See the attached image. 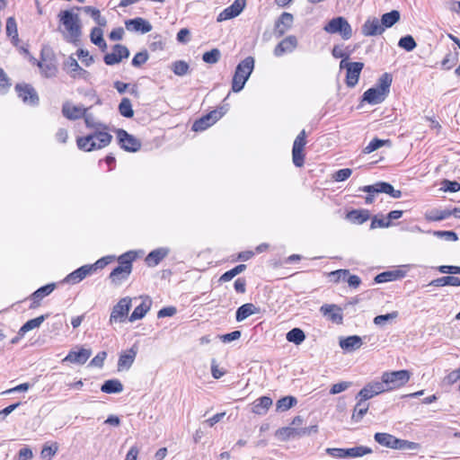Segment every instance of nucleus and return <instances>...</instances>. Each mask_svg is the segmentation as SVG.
<instances>
[{"label": "nucleus", "instance_id": "1", "mask_svg": "<svg viewBox=\"0 0 460 460\" xmlns=\"http://www.w3.org/2000/svg\"><path fill=\"white\" fill-rule=\"evenodd\" d=\"M75 7L61 10L58 15V31L68 43L78 44L83 35V23Z\"/></svg>", "mask_w": 460, "mask_h": 460}, {"label": "nucleus", "instance_id": "2", "mask_svg": "<svg viewBox=\"0 0 460 460\" xmlns=\"http://www.w3.org/2000/svg\"><path fill=\"white\" fill-rule=\"evenodd\" d=\"M111 140L112 136L109 132V128L103 124H97L91 134L76 137V146L84 152H92L108 146Z\"/></svg>", "mask_w": 460, "mask_h": 460}, {"label": "nucleus", "instance_id": "3", "mask_svg": "<svg viewBox=\"0 0 460 460\" xmlns=\"http://www.w3.org/2000/svg\"><path fill=\"white\" fill-rule=\"evenodd\" d=\"M141 252L128 251L117 258L119 265L110 273L109 279L111 283L119 285L128 279L132 271V263L139 256Z\"/></svg>", "mask_w": 460, "mask_h": 460}, {"label": "nucleus", "instance_id": "4", "mask_svg": "<svg viewBox=\"0 0 460 460\" xmlns=\"http://www.w3.org/2000/svg\"><path fill=\"white\" fill-rule=\"evenodd\" d=\"M75 9L77 12L83 11L84 13L89 14L98 24V27H93L91 30L90 40L94 45L104 50L107 48V44L103 39L102 28L107 24L106 18L102 16L101 11L93 6H75Z\"/></svg>", "mask_w": 460, "mask_h": 460}, {"label": "nucleus", "instance_id": "5", "mask_svg": "<svg viewBox=\"0 0 460 460\" xmlns=\"http://www.w3.org/2000/svg\"><path fill=\"white\" fill-rule=\"evenodd\" d=\"M392 84V76L385 73L378 80L376 87L367 90L363 94V100L369 104H378L382 102L389 93Z\"/></svg>", "mask_w": 460, "mask_h": 460}, {"label": "nucleus", "instance_id": "6", "mask_svg": "<svg viewBox=\"0 0 460 460\" xmlns=\"http://www.w3.org/2000/svg\"><path fill=\"white\" fill-rule=\"evenodd\" d=\"M254 68V58L247 57L242 60L236 66L233 79L232 91L240 92L243 87Z\"/></svg>", "mask_w": 460, "mask_h": 460}, {"label": "nucleus", "instance_id": "7", "mask_svg": "<svg viewBox=\"0 0 460 460\" xmlns=\"http://www.w3.org/2000/svg\"><path fill=\"white\" fill-rule=\"evenodd\" d=\"M411 376V373L406 369L387 371L382 374L381 381L385 385V391L389 392L404 386L410 381Z\"/></svg>", "mask_w": 460, "mask_h": 460}, {"label": "nucleus", "instance_id": "8", "mask_svg": "<svg viewBox=\"0 0 460 460\" xmlns=\"http://www.w3.org/2000/svg\"><path fill=\"white\" fill-rule=\"evenodd\" d=\"M323 30L330 34L338 33L345 40H349L353 34L350 24L342 16H338L330 20L324 25Z\"/></svg>", "mask_w": 460, "mask_h": 460}, {"label": "nucleus", "instance_id": "9", "mask_svg": "<svg viewBox=\"0 0 460 460\" xmlns=\"http://www.w3.org/2000/svg\"><path fill=\"white\" fill-rule=\"evenodd\" d=\"M307 134L305 129L301 130L294 140L292 147V161L296 167H302L305 164V147L307 143Z\"/></svg>", "mask_w": 460, "mask_h": 460}, {"label": "nucleus", "instance_id": "10", "mask_svg": "<svg viewBox=\"0 0 460 460\" xmlns=\"http://www.w3.org/2000/svg\"><path fill=\"white\" fill-rule=\"evenodd\" d=\"M116 137L118 140V144L121 149L130 152L136 153L141 149L142 143L135 136L129 134L123 128H119L116 130Z\"/></svg>", "mask_w": 460, "mask_h": 460}, {"label": "nucleus", "instance_id": "11", "mask_svg": "<svg viewBox=\"0 0 460 460\" xmlns=\"http://www.w3.org/2000/svg\"><path fill=\"white\" fill-rule=\"evenodd\" d=\"M131 308V298L126 296L119 300V302L113 306L111 315L110 323H123L128 316L129 310Z\"/></svg>", "mask_w": 460, "mask_h": 460}, {"label": "nucleus", "instance_id": "12", "mask_svg": "<svg viewBox=\"0 0 460 460\" xmlns=\"http://www.w3.org/2000/svg\"><path fill=\"white\" fill-rule=\"evenodd\" d=\"M317 432V425H312L305 428L284 427L277 430V435L282 440H288L295 437H304Z\"/></svg>", "mask_w": 460, "mask_h": 460}, {"label": "nucleus", "instance_id": "13", "mask_svg": "<svg viewBox=\"0 0 460 460\" xmlns=\"http://www.w3.org/2000/svg\"><path fill=\"white\" fill-rule=\"evenodd\" d=\"M225 114V111H223V108H220L219 110H214L208 114L202 116L200 119L194 121L192 124V130L193 131H203L207 129L208 128L214 125L218 119H220L223 115Z\"/></svg>", "mask_w": 460, "mask_h": 460}, {"label": "nucleus", "instance_id": "14", "mask_svg": "<svg viewBox=\"0 0 460 460\" xmlns=\"http://www.w3.org/2000/svg\"><path fill=\"white\" fill-rule=\"evenodd\" d=\"M15 91L22 99V101L28 105H37L39 102V96L35 89L27 84H17Z\"/></svg>", "mask_w": 460, "mask_h": 460}, {"label": "nucleus", "instance_id": "15", "mask_svg": "<svg viewBox=\"0 0 460 460\" xmlns=\"http://www.w3.org/2000/svg\"><path fill=\"white\" fill-rule=\"evenodd\" d=\"M362 190L367 193H386L394 199L402 197V191L400 190H394V187L385 181L376 182L373 185L364 186Z\"/></svg>", "mask_w": 460, "mask_h": 460}, {"label": "nucleus", "instance_id": "16", "mask_svg": "<svg viewBox=\"0 0 460 460\" xmlns=\"http://www.w3.org/2000/svg\"><path fill=\"white\" fill-rule=\"evenodd\" d=\"M129 56L128 49L121 44H116L113 46L111 53H107L104 58V63L108 66H113L119 64L122 59L128 58Z\"/></svg>", "mask_w": 460, "mask_h": 460}, {"label": "nucleus", "instance_id": "17", "mask_svg": "<svg viewBox=\"0 0 460 460\" xmlns=\"http://www.w3.org/2000/svg\"><path fill=\"white\" fill-rule=\"evenodd\" d=\"M363 67L364 64L362 62H349L346 64L345 83L347 86L351 88L358 84Z\"/></svg>", "mask_w": 460, "mask_h": 460}, {"label": "nucleus", "instance_id": "18", "mask_svg": "<svg viewBox=\"0 0 460 460\" xmlns=\"http://www.w3.org/2000/svg\"><path fill=\"white\" fill-rule=\"evenodd\" d=\"M385 385L382 381H373L367 384L358 394V396L361 398V401H367L378 395L382 393L386 392Z\"/></svg>", "mask_w": 460, "mask_h": 460}, {"label": "nucleus", "instance_id": "19", "mask_svg": "<svg viewBox=\"0 0 460 460\" xmlns=\"http://www.w3.org/2000/svg\"><path fill=\"white\" fill-rule=\"evenodd\" d=\"M138 348L133 345L130 349L123 350L119 357L117 367L119 371L128 370L133 365Z\"/></svg>", "mask_w": 460, "mask_h": 460}, {"label": "nucleus", "instance_id": "20", "mask_svg": "<svg viewBox=\"0 0 460 460\" xmlns=\"http://www.w3.org/2000/svg\"><path fill=\"white\" fill-rule=\"evenodd\" d=\"M298 45L297 38L289 35L284 38L275 48L273 53L276 57H282L285 54L293 52Z\"/></svg>", "mask_w": 460, "mask_h": 460}, {"label": "nucleus", "instance_id": "21", "mask_svg": "<svg viewBox=\"0 0 460 460\" xmlns=\"http://www.w3.org/2000/svg\"><path fill=\"white\" fill-rule=\"evenodd\" d=\"M91 349L80 348L78 350H71L63 358V362L84 365L91 357Z\"/></svg>", "mask_w": 460, "mask_h": 460}, {"label": "nucleus", "instance_id": "22", "mask_svg": "<svg viewBox=\"0 0 460 460\" xmlns=\"http://www.w3.org/2000/svg\"><path fill=\"white\" fill-rule=\"evenodd\" d=\"M384 31L381 22L376 17L367 19L361 29L362 34L367 37L380 35Z\"/></svg>", "mask_w": 460, "mask_h": 460}, {"label": "nucleus", "instance_id": "23", "mask_svg": "<svg viewBox=\"0 0 460 460\" xmlns=\"http://www.w3.org/2000/svg\"><path fill=\"white\" fill-rule=\"evenodd\" d=\"M86 109L83 106H76L71 102H65L62 106V114L65 118L75 120L84 117Z\"/></svg>", "mask_w": 460, "mask_h": 460}, {"label": "nucleus", "instance_id": "24", "mask_svg": "<svg viewBox=\"0 0 460 460\" xmlns=\"http://www.w3.org/2000/svg\"><path fill=\"white\" fill-rule=\"evenodd\" d=\"M321 313L333 323H342L343 316L341 307L336 305H323L320 308Z\"/></svg>", "mask_w": 460, "mask_h": 460}, {"label": "nucleus", "instance_id": "25", "mask_svg": "<svg viewBox=\"0 0 460 460\" xmlns=\"http://www.w3.org/2000/svg\"><path fill=\"white\" fill-rule=\"evenodd\" d=\"M293 21L294 17L290 13H281L275 24V34L283 36L292 27Z\"/></svg>", "mask_w": 460, "mask_h": 460}, {"label": "nucleus", "instance_id": "26", "mask_svg": "<svg viewBox=\"0 0 460 460\" xmlns=\"http://www.w3.org/2000/svg\"><path fill=\"white\" fill-rule=\"evenodd\" d=\"M92 274V266L86 264L68 274L65 278V282L75 285L81 282L84 279Z\"/></svg>", "mask_w": 460, "mask_h": 460}, {"label": "nucleus", "instance_id": "27", "mask_svg": "<svg viewBox=\"0 0 460 460\" xmlns=\"http://www.w3.org/2000/svg\"><path fill=\"white\" fill-rule=\"evenodd\" d=\"M245 6V0H235L230 6L226 7L218 16V21L236 17Z\"/></svg>", "mask_w": 460, "mask_h": 460}, {"label": "nucleus", "instance_id": "28", "mask_svg": "<svg viewBox=\"0 0 460 460\" xmlns=\"http://www.w3.org/2000/svg\"><path fill=\"white\" fill-rule=\"evenodd\" d=\"M56 286L55 284H48L46 286H43L40 288H38L36 291H34L31 298L32 300V303L31 305V308H36L40 305V301L47 296H49L52 291L55 289Z\"/></svg>", "mask_w": 460, "mask_h": 460}, {"label": "nucleus", "instance_id": "29", "mask_svg": "<svg viewBox=\"0 0 460 460\" xmlns=\"http://www.w3.org/2000/svg\"><path fill=\"white\" fill-rule=\"evenodd\" d=\"M375 440L381 446L397 449L399 438L394 435L385 432H377L374 436Z\"/></svg>", "mask_w": 460, "mask_h": 460}, {"label": "nucleus", "instance_id": "30", "mask_svg": "<svg viewBox=\"0 0 460 460\" xmlns=\"http://www.w3.org/2000/svg\"><path fill=\"white\" fill-rule=\"evenodd\" d=\"M126 28L129 31L146 33L152 30L151 24L141 17L128 20L125 22Z\"/></svg>", "mask_w": 460, "mask_h": 460}, {"label": "nucleus", "instance_id": "31", "mask_svg": "<svg viewBox=\"0 0 460 460\" xmlns=\"http://www.w3.org/2000/svg\"><path fill=\"white\" fill-rule=\"evenodd\" d=\"M260 312L261 309L252 303H246L238 307L235 313V319L237 322H242L252 314H259Z\"/></svg>", "mask_w": 460, "mask_h": 460}, {"label": "nucleus", "instance_id": "32", "mask_svg": "<svg viewBox=\"0 0 460 460\" xmlns=\"http://www.w3.org/2000/svg\"><path fill=\"white\" fill-rule=\"evenodd\" d=\"M168 254V250L165 248H158L147 254L145 259L146 264L148 267H155L158 265Z\"/></svg>", "mask_w": 460, "mask_h": 460}, {"label": "nucleus", "instance_id": "33", "mask_svg": "<svg viewBox=\"0 0 460 460\" xmlns=\"http://www.w3.org/2000/svg\"><path fill=\"white\" fill-rule=\"evenodd\" d=\"M272 405V399L269 396H261L252 402V412L258 415L265 414Z\"/></svg>", "mask_w": 460, "mask_h": 460}, {"label": "nucleus", "instance_id": "34", "mask_svg": "<svg viewBox=\"0 0 460 460\" xmlns=\"http://www.w3.org/2000/svg\"><path fill=\"white\" fill-rule=\"evenodd\" d=\"M152 302L149 298L144 299L139 305H137L128 317L129 322H135L142 319L150 310Z\"/></svg>", "mask_w": 460, "mask_h": 460}, {"label": "nucleus", "instance_id": "35", "mask_svg": "<svg viewBox=\"0 0 460 460\" xmlns=\"http://www.w3.org/2000/svg\"><path fill=\"white\" fill-rule=\"evenodd\" d=\"M6 35L12 39V41L16 45L19 41V34L17 22L13 16H10L5 22Z\"/></svg>", "mask_w": 460, "mask_h": 460}, {"label": "nucleus", "instance_id": "36", "mask_svg": "<svg viewBox=\"0 0 460 460\" xmlns=\"http://www.w3.org/2000/svg\"><path fill=\"white\" fill-rule=\"evenodd\" d=\"M347 219L356 224H363L369 218V212L365 209H353L347 213Z\"/></svg>", "mask_w": 460, "mask_h": 460}, {"label": "nucleus", "instance_id": "37", "mask_svg": "<svg viewBox=\"0 0 460 460\" xmlns=\"http://www.w3.org/2000/svg\"><path fill=\"white\" fill-rule=\"evenodd\" d=\"M404 277V272L402 270L385 271L376 276L375 281L376 283H384L394 281Z\"/></svg>", "mask_w": 460, "mask_h": 460}, {"label": "nucleus", "instance_id": "38", "mask_svg": "<svg viewBox=\"0 0 460 460\" xmlns=\"http://www.w3.org/2000/svg\"><path fill=\"white\" fill-rule=\"evenodd\" d=\"M123 390V385L118 379H109L103 383L101 391L105 394L120 393Z\"/></svg>", "mask_w": 460, "mask_h": 460}, {"label": "nucleus", "instance_id": "39", "mask_svg": "<svg viewBox=\"0 0 460 460\" xmlns=\"http://www.w3.org/2000/svg\"><path fill=\"white\" fill-rule=\"evenodd\" d=\"M369 408V404L365 402V401H361V398L359 397V400L356 403L351 419L352 420L358 422L363 419V417L366 415Z\"/></svg>", "mask_w": 460, "mask_h": 460}, {"label": "nucleus", "instance_id": "40", "mask_svg": "<svg viewBox=\"0 0 460 460\" xmlns=\"http://www.w3.org/2000/svg\"><path fill=\"white\" fill-rule=\"evenodd\" d=\"M430 285L434 287H445V286H453L459 287L460 286V279L458 277L454 276H445L438 279H436L430 282Z\"/></svg>", "mask_w": 460, "mask_h": 460}, {"label": "nucleus", "instance_id": "41", "mask_svg": "<svg viewBox=\"0 0 460 460\" xmlns=\"http://www.w3.org/2000/svg\"><path fill=\"white\" fill-rule=\"evenodd\" d=\"M451 215L452 213L449 210L433 209L425 214V218L427 221L436 222L444 220L449 217Z\"/></svg>", "mask_w": 460, "mask_h": 460}, {"label": "nucleus", "instance_id": "42", "mask_svg": "<svg viewBox=\"0 0 460 460\" xmlns=\"http://www.w3.org/2000/svg\"><path fill=\"white\" fill-rule=\"evenodd\" d=\"M245 270H246L245 264H239V265L235 266L234 268L231 269L230 270L222 274L218 279V282L219 283L228 282V281L232 280L238 274L243 272Z\"/></svg>", "mask_w": 460, "mask_h": 460}, {"label": "nucleus", "instance_id": "43", "mask_svg": "<svg viewBox=\"0 0 460 460\" xmlns=\"http://www.w3.org/2000/svg\"><path fill=\"white\" fill-rule=\"evenodd\" d=\"M400 20V13L393 10L389 13H384L381 18V23L385 28H390Z\"/></svg>", "mask_w": 460, "mask_h": 460}, {"label": "nucleus", "instance_id": "44", "mask_svg": "<svg viewBox=\"0 0 460 460\" xmlns=\"http://www.w3.org/2000/svg\"><path fill=\"white\" fill-rule=\"evenodd\" d=\"M340 345L343 349L352 350L360 348L362 345V341L358 336H349L346 339L341 341Z\"/></svg>", "mask_w": 460, "mask_h": 460}, {"label": "nucleus", "instance_id": "45", "mask_svg": "<svg viewBox=\"0 0 460 460\" xmlns=\"http://www.w3.org/2000/svg\"><path fill=\"white\" fill-rule=\"evenodd\" d=\"M286 338L288 341L299 345L305 340V334L300 328H293L287 333Z\"/></svg>", "mask_w": 460, "mask_h": 460}, {"label": "nucleus", "instance_id": "46", "mask_svg": "<svg viewBox=\"0 0 460 460\" xmlns=\"http://www.w3.org/2000/svg\"><path fill=\"white\" fill-rule=\"evenodd\" d=\"M296 402L297 400L294 396L288 395L282 397L277 402V411H286L294 407L296 404Z\"/></svg>", "mask_w": 460, "mask_h": 460}, {"label": "nucleus", "instance_id": "47", "mask_svg": "<svg viewBox=\"0 0 460 460\" xmlns=\"http://www.w3.org/2000/svg\"><path fill=\"white\" fill-rule=\"evenodd\" d=\"M58 450V444L57 442H52L50 444L46 443L42 447V449L40 451V456L43 459L50 460L57 454Z\"/></svg>", "mask_w": 460, "mask_h": 460}, {"label": "nucleus", "instance_id": "48", "mask_svg": "<svg viewBox=\"0 0 460 460\" xmlns=\"http://www.w3.org/2000/svg\"><path fill=\"white\" fill-rule=\"evenodd\" d=\"M44 321V317L43 316H39L37 318H34V319H31L29 321H27L19 330V335L20 336H23L26 332H28L29 331H31L35 328H38L41 323Z\"/></svg>", "mask_w": 460, "mask_h": 460}, {"label": "nucleus", "instance_id": "49", "mask_svg": "<svg viewBox=\"0 0 460 460\" xmlns=\"http://www.w3.org/2000/svg\"><path fill=\"white\" fill-rule=\"evenodd\" d=\"M119 112L125 118H132L134 116L132 104L128 98L125 97L121 100L119 104Z\"/></svg>", "mask_w": 460, "mask_h": 460}, {"label": "nucleus", "instance_id": "50", "mask_svg": "<svg viewBox=\"0 0 460 460\" xmlns=\"http://www.w3.org/2000/svg\"><path fill=\"white\" fill-rule=\"evenodd\" d=\"M371 453H372L371 448H369L367 447H363V446L355 447H351V448H346L347 457H351V458L360 457V456H363L365 455H368Z\"/></svg>", "mask_w": 460, "mask_h": 460}, {"label": "nucleus", "instance_id": "51", "mask_svg": "<svg viewBox=\"0 0 460 460\" xmlns=\"http://www.w3.org/2000/svg\"><path fill=\"white\" fill-rule=\"evenodd\" d=\"M388 144H390L389 139L382 140L377 137H375L368 143V145L367 146L364 147L363 153L370 154V153L377 150L378 148H380L385 145H388Z\"/></svg>", "mask_w": 460, "mask_h": 460}, {"label": "nucleus", "instance_id": "52", "mask_svg": "<svg viewBox=\"0 0 460 460\" xmlns=\"http://www.w3.org/2000/svg\"><path fill=\"white\" fill-rule=\"evenodd\" d=\"M38 66L41 71V73L46 77H51L56 75L57 67L52 63L47 62L46 60L40 61Z\"/></svg>", "mask_w": 460, "mask_h": 460}, {"label": "nucleus", "instance_id": "53", "mask_svg": "<svg viewBox=\"0 0 460 460\" xmlns=\"http://www.w3.org/2000/svg\"><path fill=\"white\" fill-rule=\"evenodd\" d=\"M116 261V257L114 255H107L104 256L98 261H96L93 264H89V266H92V271L93 273L95 272L97 270H102L108 264L113 262Z\"/></svg>", "mask_w": 460, "mask_h": 460}, {"label": "nucleus", "instance_id": "54", "mask_svg": "<svg viewBox=\"0 0 460 460\" xmlns=\"http://www.w3.org/2000/svg\"><path fill=\"white\" fill-rule=\"evenodd\" d=\"M12 86V81L4 72V70L0 67V93L5 94L8 93Z\"/></svg>", "mask_w": 460, "mask_h": 460}, {"label": "nucleus", "instance_id": "55", "mask_svg": "<svg viewBox=\"0 0 460 460\" xmlns=\"http://www.w3.org/2000/svg\"><path fill=\"white\" fill-rule=\"evenodd\" d=\"M416 41L411 35H406L400 39L398 46L406 51H411L416 48Z\"/></svg>", "mask_w": 460, "mask_h": 460}, {"label": "nucleus", "instance_id": "56", "mask_svg": "<svg viewBox=\"0 0 460 460\" xmlns=\"http://www.w3.org/2000/svg\"><path fill=\"white\" fill-rule=\"evenodd\" d=\"M172 72L179 76L186 75L189 71V65L183 60L175 61L172 66Z\"/></svg>", "mask_w": 460, "mask_h": 460}, {"label": "nucleus", "instance_id": "57", "mask_svg": "<svg viewBox=\"0 0 460 460\" xmlns=\"http://www.w3.org/2000/svg\"><path fill=\"white\" fill-rule=\"evenodd\" d=\"M220 58V51L217 49H213L203 54L202 59L208 64H216Z\"/></svg>", "mask_w": 460, "mask_h": 460}, {"label": "nucleus", "instance_id": "58", "mask_svg": "<svg viewBox=\"0 0 460 460\" xmlns=\"http://www.w3.org/2000/svg\"><path fill=\"white\" fill-rule=\"evenodd\" d=\"M148 58L149 56L146 50L137 52L132 58V66L139 67L148 60Z\"/></svg>", "mask_w": 460, "mask_h": 460}, {"label": "nucleus", "instance_id": "59", "mask_svg": "<svg viewBox=\"0 0 460 460\" xmlns=\"http://www.w3.org/2000/svg\"><path fill=\"white\" fill-rule=\"evenodd\" d=\"M457 56V53H456L455 55H452L451 53L446 55L443 60L441 61L442 67L446 70L451 69L456 64Z\"/></svg>", "mask_w": 460, "mask_h": 460}, {"label": "nucleus", "instance_id": "60", "mask_svg": "<svg viewBox=\"0 0 460 460\" xmlns=\"http://www.w3.org/2000/svg\"><path fill=\"white\" fill-rule=\"evenodd\" d=\"M420 448L419 443L399 438L397 449L418 450Z\"/></svg>", "mask_w": 460, "mask_h": 460}, {"label": "nucleus", "instance_id": "61", "mask_svg": "<svg viewBox=\"0 0 460 460\" xmlns=\"http://www.w3.org/2000/svg\"><path fill=\"white\" fill-rule=\"evenodd\" d=\"M76 54H77L78 58L81 59L82 63L84 66H89L90 65L93 64V58L89 54L88 50H85V49H79L77 50Z\"/></svg>", "mask_w": 460, "mask_h": 460}, {"label": "nucleus", "instance_id": "62", "mask_svg": "<svg viewBox=\"0 0 460 460\" xmlns=\"http://www.w3.org/2000/svg\"><path fill=\"white\" fill-rule=\"evenodd\" d=\"M344 281H346L348 283L349 287H350L351 288H354V289L358 288L361 284L360 278L357 275H351L349 273V270H348V276H346V279Z\"/></svg>", "mask_w": 460, "mask_h": 460}, {"label": "nucleus", "instance_id": "63", "mask_svg": "<svg viewBox=\"0 0 460 460\" xmlns=\"http://www.w3.org/2000/svg\"><path fill=\"white\" fill-rule=\"evenodd\" d=\"M352 171L349 168H344L337 171L333 176L334 180L337 181H343L349 178L351 175Z\"/></svg>", "mask_w": 460, "mask_h": 460}, {"label": "nucleus", "instance_id": "64", "mask_svg": "<svg viewBox=\"0 0 460 460\" xmlns=\"http://www.w3.org/2000/svg\"><path fill=\"white\" fill-rule=\"evenodd\" d=\"M107 357V353L105 351L99 352L91 361L90 366L102 367L103 366L104 360Z\"/></svg>", "mask_w": 460, "mask_h": 460}]
</instances>
